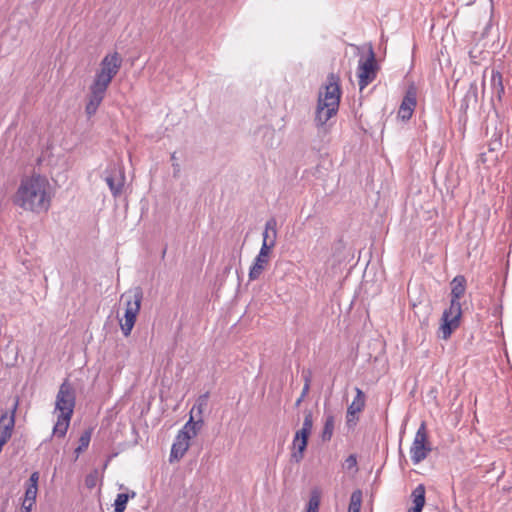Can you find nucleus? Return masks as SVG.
I'll list each match as a JSON object with an SVG mask.
<instances>
[{
    "instance_id": "obj_35",
    "label": "nucleus",
    "mask_w": 512,
    "mask_h": 512,
    "mask_svg": "<svg viewBox=\"0 0 512 512\" xmlns=\"http://www.w3.org/2000/svg\"><path fill=\"white\" fill-rule=\"evenodd\" d=\"M302 377L304 380V386H303L304 393L309 392L310 385H311V371L310 370L303 371Z\"/></svg>"
},
{
    "instance_id": "obj_11",
    "label": "nucleus",
    "mask_w": 512,
    "mask_h": 512,
    "mask_svg": "<svg viewBox=\"0 0 512 512\" xmlns=\"http://www.w3.org/2000/svg\"><path fill=\"white\" fill-rule=\"evenodd\" d=\"M416 105L417 91L415 87L411 86L407 89L405 96L403 97V100L398 110V117L403 121L410 120Z\"/></svg>"
},
{
    "instance_id": "obj_14",
    "label": "nucleus",
    "mask_w": 512,
    "mask_h": 512,
    "mask_svg": "<svg viewBox=\"0 0 512 512\" xmlns=\"http://www.w3.org/2000/svg\"><path fill=\"white\" fill-rule=\"evenodd\" d=\"M105 182L108 185L112 195L118 197L121 195L125 177L120 170L113 169L105 176Z\"/></svg>"
},
{
    "instance_id": "obj_26",
    "label": "nucleus",
    "mask_w": 512,
    "mask_h": 512,
    "mask_svg": "<svg viewBox=\"0 0 512 512\" xmlns=\"http://www.w3.org/2000/svg\"><path fill=\"white\" fill-rule=\"evenodd\" d=\"M334 424V417L332 415L326 416L324 427L321 433V439L323 442L330 441L334 431Z\"/></svg>"
},
{
    "instance_id": "obj_40",
    "label": "nucleus",
    "mask_w": 512,
    "mask_h": 512,
    "mask_svg": "<svg viewBox=\"0 0 512 512\" xmlns=\"http://www.w3.org/2000/svg\"><path fill=\"white\" fill-rule=\"evenodd\" d=\"M85 449L83 447H80L78 445V447L75 449V453H76V457L79 456L80 453H82Z\"/></svg>"
},
{
    "instance_id": "obj_39",
    "label": "nucleus",
    "mask_w": 512,
    "mask_h": 512,
    "mask_svg": "<svg viewBox=\"0 0 512 512\" xmlns=\"http://www.w3.org/2000/svg\"><path fill=\"white\" fill-rule=\"evenodd\" d=\"M32 507L33 506H30L29 503L23 502L21 506V512H31Z\"/></svg>"
},
{
    "instance_id": "obj_3",
    "label": "nucleus",
    "mask_w": 512,
    "mask_h": 512,
    "mask_svg": "<svg viewBox=\"0 0 512 512\" xmlns=\"http://www.w3.org/2000/svg\"><path fill=\"white\" fill-rule=\"evenodd\" d=\"M143 292L140 287L122 294L121 300L125 302L124 322L120 320V326L124 336H129L135 325L137 315L141 308Z\"/></svg>"
},
{
    "instance_id": "obj_15",
    "label": "nucleus",
    "mask_w": 512,
    "mask_h": 512,
    "mask_svg": "<svg viewBox=\"0 0 512 512\" xmlns=\"http://www.w3.org/2000/svg\"><path fill=\"white\" fill-rule=\"evenodd\" d=\"M277 239V221L274 217L268 219L265 223L263 232L262 246H266L268 251L275 246Z\"/></svg>"
},
{
    "instance_id": "obj_31",
    "label": "nucleus",
    "mask_w": 512,
    "mask_h": 512,
    "mask_svg": "<svg viewBox=\"0 0 512 512\" xmlns=\"http://www.w3.org/2000/svg\"><path fill=\"white\" fill-rule=\"evenodd\" d=\"M358 412L356 411H353L351 413V410H348L347 409V412H346V423H347V426L348 427H354L356 425V423L358 422L359 420V416H358Z\"/></svg>"
},
{
    "instance_id": "obj_25",
    "label": "nucleus",
    "mask_w": 512,
    "mask_h": 512,
    "mask_svg": "<svg viewBox=\"0 0 512 512\" xmlns=\"http://www.w3.org/2000/svg\"><path fill=\"white\" fill-rule=\"evenodd\" d=\"M478 102V85L472 82L463 98V105L467 108L470 103L477 104Z\"/></svg>"
},
{
    "instance_id": "obj_24",
    "label": "nucleus",
    "mask_w": 512,
    "mask_h": 512,
    "mask_svg": "<svg viewBox=\"0 0 512 512\" xmlns=\"http://www.w3.org/2000/svg\"><path fill=\"white\" fill-rule=\"evenodd\" d=\"M491 82L494 94L497 96L499 100H501L502 95L505 92V89L503 86L502 75L499 71H492Z\"/></svg>"
},
{
    "instance_id": "obj_29",
    "label": "nucleus",
    "mask_w": 512,
    "mask_h": 512,
    "mask_svg": "<svg viewBox=\"0 0 512 512\" xmlns=\"http://www.w3.org/2000/svg\"><path fill=\"white\" fill-rule=\"evenodd\" d=\"M129 495L126 493H119L114 502L115 512H124L126 509Z\"/></svg>"
},
{
    "instance_id": "obj_16",
    "label": "nucleus",
    "mask_w": 512,
    "mask_h": 512,
    "mask_svg": "<svg viewBox=\"0 0 512 512\" xmlns=\"http://www.w3.org/2000/svg\"><path fill=\"white\" fill-rule=\"evenodd\" d=\"M38 480H39V473L33 472L28 480L26 491H25V497L23 502L29 503L30 506H33L36 502L37 497V491H38Z\"/></svg>"
},
{
    "instance_id": "obj_2",
    "label": "nucleus",
    "mask_w": 512,
    "mask_h": 512,
    "mask_svg": "<svg viewBox=\"0 0 512 512\" xmlns=\"http://www.w3.org/2000/svg\"><path fill=\"white\" fill-rule=\"evenodd\" d=\"M466 278L463 275H457L451 281V300L449 308L445 309L441 317V326L439 328V337L444 340L450 338L453 331L460 325L462 316V307L460 299L466 291Z\"/></svg>"
},
{
    "instance_id": "obj_36",
    "label": "nucleus",
    "mask_w": 512,
    "mask_h": 512,
    "mask_svg": "<svg viewBox=\"0 0 512 512\" xmlns=\"http://www.w3.org/2000/svg\"><path fill=\"white\" fill-rule=\"evenodd\" d=\"M501 146H502L501 135H498L493 140L490 141L489 151H496V150L500 149Z\"/></svg>"
},
{
    "instance_id": "obj_20",
    "label": "nucleus",
    "mask_w": 512,
    "mask_h": 512,
    "mask_svg": "<svg viewBox=\"0 0 512 512\" xmlns=\"http://www.w3.org/2000/svg\"><path fill=\"white\" fill-rule=\"evenodd\" d=\"M195 416L190 415L189 420L185 423L183 428L180 431H185L188 433L189 438L196 436L198 431L202 428L204 421L202 417L197 418L196 420Z\"/></svg>"
},
{
    "instance_id": "obj_22",
    "label": "nucleus",
    "mask_w": 512,
    "mask_h": 512,
    "mask_svg": "<svg viewBox=\"0 0 512 512\" xmlns=\"http://www.w3.org/2000/svg\"><path fill=\"white\" fill-rule=\"evenodd\" d=\"M321 501V491L318 488L312 489L304 512H318Z\"/></svg>"
},
{
    "instance_id": "obj_34",
    "label": "nucleus",
    "mask_w": 512,
    "mask_h": 512,
    "mask_svg": "<svg viewBox=\"0 0 512 512\" xmlns=\"http://www.w3.org/2000/svg\"><path fill=\"white\" fill-rule=\"evenodd\" d=\"M172 161V167H173V176L178 177L179 173L181 171L180 164L178 162V158L176 157V152H173L170 157Z\"/></svg>"
},
{
    "instance_id": "obj_7",
    "label": "nucleus",
    "mask_w": 512,
    "mask_h": 512,
    "mask_svg": "<svg viewBox=\"0 0 512 512\" xmlns=\"http://www.w3.org/2000/svg\"><path fill=\"white\" fill-rule=\"evenodd\" d=\"M340 96L339 78L330 73L324 86V92L320 91L319 93L317 104L339 108Z\"/></svg>"
},
{
    "instance_id": "obj_18",
    "label": "nucleus",
    "mask_w": 512,
    "mask_h": 512,
    "mask_svg": "<svg viewBox=\"0 0 512 512\" xmlns=\"http://www.w3.org/2000/svg\"><path fill=\"white\" fill-rule=\"evenodd\" d=\"M73 415H66L63 413H58L57 421L53 427V435L57 437H64L67 433L71 418Z\"/></svg>"
},
{
    "instance_id": "obj_12",
    "label": "nucleus",
    "mask_w": 512,
    "mask_h": 512,
    "mask_svg": "<svg viewBox=\"0 0 512 512\" xmlns=\"http://www.w3.org/2000/svg\"><path fill=\"white\" fill-rule=\"evenodd\" d=\"M270 252L266 246H261L258 255L249 269L248 277L250 281L257 280L261 276L269 263Z\"/></svg>"
},
{
    "instance_id": "obj_42",
    "label": "nucleus",
    "mask_w": 512,
    "mask_h": 512,
    "mask_svg": "<svg viewBox=\"0 0 512 512\" xmlns=\"http://www.w3.org/2000/svg\"><path fill=\"white\" fill-rule=\"evenodd\" d=\"M90 483H92V480H89V483L87 482V486H90Z\"/></svg>"
},
{
    "instance_id": "obj_37",
    "label": "nucleus",
    "mask_w": 512,
    "mask_h": 512,
    "mask_svg": "<svg viewBox=\"0 0 512 512\" xmlns=\"http://www.w3.org/2000/svg\"><path fill=\"white\" fill-rule=\"evenodd\" d=\"M310 434H311L310 431L301 428L298 431H296L294 437H296L297 440L299 438V439H302V440H305L308 442V438H309Z\"/></svg>"
},
{
    "instance_id": "obj_1",
    "label": "nucleus",
    "mask_w": 512,
    "mask_h": 512,
    "mask_svg": "<svg viewBox=\"0 0 512 512\" xmlns=\"http://www.w3.org/2000/svg\"><path fill=\"white\" fill-rule=\"evenodd\" d=\"M54 196L52 186L45 175L33 172L20 179L13 196V204L34 214L46 213Z\"/></svg>"
},
{
    "instance_id": "obj_6",
    "label": "nucleus",
    "mask_w": 512,
    "mask_h": 512,
    "mask_svg": "<svg viewBox=\"0 0 512 512\" xmlns=\"http://www.w3.org/2000/svg\"><path fill=\"white\" fill-rule=\"evenodd\" d=\"M430 452L431 447L428 443L426 425L424 422H422L415 434L412 446L410 448L411 460L414 464H419L428 456Z\"/></svg>"
},
{
    "instance_id": "obj_8",
    "label": "nucleus",
    "mask_w": 512,
    "mask_h": 512,
    "mask_svg": "<svg viewBox=\"0 0 512 512\" xmlns=\"http://www.w3.org/2000/svg\"><path fill=\"white\" fill-rule=\"evenodd\" d=\"M358 78L360 90H363L376 78L375 54L372 48L369 50L368 57L359 61Z\"/></svg>"
},
{
    "instance_id": "obj_33",
    "label": "nucleus",
    "mask_w": 512,
    "mask_h": 512,
    "mask_svg": "<svg viewBox=\"0 0 512 512\" xmlns=\"http://www.w3.org/2000/svg\"><path fill=\"white\" fill-rule=\"evenodd\" d=\"M344 469L350 471V470H356L357 467V459L356 456L351 454L349 455L343 465Z\"/></svg>"
},
{
    "instance_id": "obj_32",
    "label": "nucleus",
    "mask_w": 512,
    "mask_h": 512,
    "mask_svg": "<svg viewBox=\"0 0 512 512\" xmlns=\"http://www.w3.org/2000/svg\"><path fill=\"white\" fill-rule=\"evenodd\" d=\"M91 440V430H85L79 438V446L87 449Z\"/></svg>"
},
{
    "instance_id": "obj_17",
    "label": "nucleus",
    "mask_w": 512,
    "mask_h": 512,
    "mask_svg": "<svg viewBox=\"0 0 512 512\" xmlns=\"http://www.w3.org/2000/svg\"><path fill=\"white\" fill-rule=\"evenodd\" d=\"M337 111L338 108L317 104L315 113L316 125L318 127L324 126L328 122V120L337 113Z\"/></svg>"
},
{
    "instance_id": "obj_27",
    "label": "nucleus",
    "mask_w": 512,
    "mask_h": 512,
    "mask_svg": "<svg viewBox=\"0 0 512 512\" xmlns=\"http://www.w3.org/2000/svg\"><path fill=\"white\" fill-rule=\"evenodd\" d=\"M412 498H413V506L414 507H420L423 508L425 505V487L422 484H419L413 491H412Z\"/></svg>"
},
{
    "instance_id": "obj_5",
    "label": "nucleus",
    "mask_w": 512,
    "mask_h": 512,
    "mask_svg": "<svg viewBox=\"0 0 512 512\" xmlns=\"http://www.w3.org/2000/svg\"><path fill=\"white\" fill-rule=\"evenodd\" d=\"M76 405V390L72 383L65 379L59 387L55 401V411L68 415H73Z\"/></svg>"
},
{
    "instance_id": "obj_41",
    "label": "nucleus",
    "mask_w": 512,
    "mask_h": 512,
    "mask_svg": "<svg viewBox=\"0 0 512 512\" xmlns=\"http://www.w3.org/2000/svg\"><path fill=\"white\" fill-rule=\"evenodd\" d=\"M422 509H423V508H420L419 506H418V507H414V506H413V507L410 509V512H422Z\"/></svg>"
},
{
    "instance_id": "obj_28",
    "label": "nucleus",
    "mask_w": 512,
    "mask_h": 512,
    "mask_svg": "<svg viewBox=\"0 0 512 512\" xmlns=\"http://www.w3.org/2000/svg\"><path fill=\"white\" fill-rule=\"evenodd\" d=\"M362 502V492L355 490L350 497L349 512H360Z\"/></svg>"
},
{
    "instance_id": "obj_21",
    "label": "nucleus",
    "mask_w": 512,
    "mask_h": 512,
    "mask_svg": "<svg viewBox=\"0 0 512 512\" xmlns=\"http://www.w3.org/2000/svg\"><path fill=\"white\" fill-rule=\"evenodd\" d=\"M355 392H356V395H355L352 403L348 406L347 409L351 410V413L353 411H356V412L360 413L364 409V407H365L366 395L358 387H355Z\"/></svg>"
},
{
    "instance_id": "obj_13",
    "label": "nucleus",
    "mask_w": 512,
    "mask_h": 512,
    "mask_svg": "<svg viewBox=\"0 0 512 512\" xmlns=\"http://www.w3.org/2000/svg\"><path fill=\"white\" fill-rule=\"evenodd\" d=\"M189 435L185 431H179L174 443L172 444L169 462L179 461L189 448Z\"/></svg>"
},
{
    "instance_id": "obj_9",
    "label": "nucleus",
    "mask_w": 512,
    "mask_h": 512,
    "mask_svg": "<svg viewBox=\"0 0 512 512\" xmlns=\"http://www.w3.org/2000/svg\"><path fill=\"white\" fill-rule=\"evenodd\" d=\"M18 406L19 400L16 398L11 410L9 412L4 411L0 416V451L12 436Z\"/></svg>"
},
{
    "instance_id": "obj_10",
    "label": "nucleus",
    "mask_w": 512,
    "mask_h": 512,
    "mask_svg": "<svg viewBox=\"0 0 512 512\" xmlns=\"http://www.w3.org/2000/svg\"><path fill=\"white\" fill-rule=\"evenodd\" d=\"M107 89L108 87L92 81L89 87L88 101L85 106V112L88 117L93 116L97 112L105 98Z\"/></svg>"
},
{
    "instance_id": "obj_38",
    "label": "nucleus",
    "mask_w": 512,
    "mask_h": 512,
    "mask_svg": "<svg viewBox=\"0 0 512 512\" xmlns=\"http://www.w3.org/2000/svg\"><path fill=\"white\" fill-rule=\"evenodd\" d=\"M307 394H308V392H305V393H304V389H302V392H301V394H300L299 398H298V399L296 400V402H295V406H296V407H298V406L302 403V401L305 399V397L307 396Z\"/></svg>"
},
{
    "instance_id": "obj_23",
    "label": "nucleus",
    "mask_w": 512,
    "mask_h": 512,
    "mask_svg": "<svg viewBox=\"0 0 512 512\" xmlns=\"http://www.w3.org/2000/svg\"><path fill=\"white\" fill-rule=\"evenodd\" d=\"M209 393L206 392L198 397L196 403L193 405L190 415L195 416L196 418L202 417L203 411L208 404Z\"/></svg>"
},
{
    "instance_id": "obj_4",
    "label": "nucleus",
    "mask_w": 512,
    "mask_h": 512,
    "mask_svg": "<svg viewBox=\"0 0 512 512\" xmlns=\"http://www.w3.org/2000/svg\"><path fill=\"white\" fill-rule=\"evenodd\" d=\"M122 66V58L118 52L109 53L100 62V68L96 71L93 81L109 87L113 78L118 74Z\"/></svg>"
},
{
    "instance_id": "obj_43",
    "label": "nucleus",
    "mask_w": 512,
    "mask_h": 512,
    "mask_svg": "<svg viewBox=\"0 0 512 512\" xmlns=\"http://www.w3.org/2000/svg\"><path fill=\"white\" fill-rule=\"evenodd\" d=\"M90 483H92V480H89V483L87 482V486H90Z\"/></svg>"
},
{
    "instance_id": "obj_19",
    "label": "nucleus",
    "mask_w": 512,
    "mask_h": 512,
    "mask_svg": "<svg viewBox=\"0 0 512 512\" xmlns=\"http://www.w3.org/2000/svg\"><path fill=\"white\" fill-rule=\"evenodd\" d=\"M307 444H308V442L305 440H302L299 438L297 440L296 437L293 438V442H292L293 451L291 453V459L294 462L299 463L302 461V459L304 457V452L307 448Z\"/></svg>"
},
{
    "instance_id": "obj_30",
    "label": "nucleus",
    "mask_w": 512,
    "mask_h": 512,
    "mask_svg": "<svg viewBox=\"0 0 512 512\" xmlns=\"http://www.w3.org/2000/svg\"><path fill=\"white\" fill-rule=\"evenodd\" d=\"M303 413L304 420L302 428L311 432L313 428V412L310 409H305Z\"/></svg>"
}]
</instances>
